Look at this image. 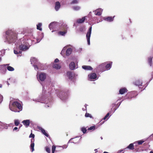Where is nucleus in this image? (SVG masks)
I'll list each match as a JSON object with an SVG mask.
<instances>
[{
	"mask_svg": "<svg viewBox=\"0 0 153 153\" xmlns=\"http://www.w3.org/2000/svg\"><path fill=\"white\" fill-rule=\"evenodd\" d=\"M6 41L9 44L15 43L17 39V33L15 31L12 30L6 31Z\"/></svg>",
	"mask_w": 153,
	"mask_h": 153,
	"instance_id": "obj_1",
	"label": "nucleus"
},
{
	"mask_svg": "<svg viewBox=\"0 0 153 153\" xmlns=\"http://www.w3.org/2000/svg\"><path fill=\"white\" fill-rule=\"evenodd\" d=\"M9 107V108L11 111L15 112L17 111V110L15 108L17 107L19 109H21L22 108L20 104L16 101L13 102L12 105L10 104Z\"/></svg>",
	"mask_w": 153,
	"mask_h": 153,
	"instance_id": "obj_2",
	"label": "nucleus"
},
{
	"mask_svg": "<svg viewBox=\"0 0 153 153\" xmlns=\"http://www.w3.org/2000/svg\"><path fill=\"white\" fill-rule=\"evenodd\" d=\"M92 27H90L88 30V31L86 33V37L87 40L88 44V45H90V38L91 34Z\"/></svg>",
	"mask_w": 153,
	"mask_h": 153,
	"instance_id": "obj_3",
	"label": "nucleus"
},
{
	"mask_svg": "<svg viewBox=\"0 0 153 153\" xmlns=\"http://www.w3.org/2000/svg\"><path fill=\"white\" fill-rule=\"evenodd\" d=\"M106 65V62L103 63L97 67V68L101 71H105V66Z\"/></svg>",
	"mask_w": 153,
	"mask_h": 153,
	"instance_id": "obj_4",
	"label": "nucleus"
},
{
	"mask_svg": "<svg viewBox=\"0 0 153 153\" xmlns=\"http://www.w3.org/2000/svg\"><path fill=\"white\" fill-rule=\"evenodd\" d=\"M64 27V30L63 31H59L58 33V34L59 35L64 36L65 34L67 33V25H64L63 26Z\"/></svg>",
	"mask_w": 153,
	"mask_h": 153,
	"instance_id": "obj_5",
	"label": "nucleus"
},
{
	"mask_svg": "<svg viewBox=\"0 0 153 153\" xmlns=\"http://www.w3.org/2000/svg\"><path fill=\"white\" fill-rule=\"evenodd\" d=\"M39 78L41 81H44L46 78V74L45 73H41L39 75Z\"/></svg>",
	"mask_w": 153,
	"mask_h": 153,
	"instance_id": "obj_6",
	"label": "nucleus"
},
{
	"mask_svg": "<svg viewBox=\"0 0 153 153\" xmlns=\"http://www.w3.org/2000/svg\"><path fill=\"white\" fill-rule=\"evenodd\" d=\"M67 76L68 77L69 79H72L74 76V73L73 72L68 71L67 73Z\"/></svg>",
	"mask_w": 153,
	"mask_h": 153,
	"instance_id": "obj_7",
	"label": "nucleus"
},
{
	"mask_svg": "<svg viewBox=\"0 0 153 153\" xmlns=\"http://www.w3.org/2000/svg\"><path fill=\"white\" fill-rule=\"evenodd\" d=\"M19 48L20 50L23 51H26L28 49V48L27 46L22 44L19 45Z\"/></svg>",
	"mask_w": 153,
	"mask_h": 153,
	"instance_id": "obj_8",
	"label": "nucleus"
},
{
	"mask_svg": "<svg viewBox=\"0 0 153 153\" xmlns=\"http://www.w3.org/2000/svg\"><path fill=\"white\" fill-rule=\"evenodd\" d=\"M88 76L91 80H92V79H95L97 77L95 73H91L88 75Z\"/></svg>",
	"mask_w": 153,
	"mask_h": 153,
	"instance_id": "obj_9",
	"label": "nucleus"
},
{
	"mask_svg": "<svg viewBox=\"0 0 153 153\" xmlns=\"http://www.w3.org/2000/svg\"><path fill=\"white\" fill-rule=\"evenodd\" d=\"M22 123L26 127H27L30 125V120H24L22 121Z\"/></svg>",
	"mask_w": 153,
	"mask_h": 153,
	"instance_id": "obj_10",
	"label": "nucleus"
},
{
	"mask_svg": "<svg viewBox=\"0 0 153 153\" xmlns=\"http://www.w3.org/2000/svg\"><path fill=\"white\" fill-rule=\"evenodd\" d=\"M127 90L125 88H122L119 90V94H123L126 92H127Z\"/></svg>",
	"mask_w": 153,
	"mask_h": 153,
	"instance_id": "obj_11",
	"label": "nucleus"
},
{
	"mask_svg": "<svg viewBox=\"0 0 153 153\" xmlns=\"http://www.w3.org/2000/svg\"><path fill=\"white\" fill-rule=\"evenodd\" d=\"M61 4L59 1H57L55 3V10H59Z\"/></svg>",
	"mask_w": 153,
	"mask_h": 153,
	"instance_id": "obj_12",
	"label": "nucleus"
},
{
	"mask_svg": "<svg viewBox=\"0 0 153 153\" xmlns=\"http://www.w3.org/2000/svg\"><path fill=\"white\" fill-rule=\"evenodd\" d=\"M34 139H31V143L30 144V148L31 149L32 152H33L34 150Z\"/></svg>",
	"mask_w": 153,
	"mask_h": 153,
	"instance_id": "obj_13",
	"label": "nucleus"
},
{
	"mask_svg": "<svg viewBox=\"0 0 153 153\" xmlns=\"http://www.w3.org/2000/svg\"><path fill=\"white\" fill-rule=\"evenodd\" d=\"M85 17V16H84L82 17L81 19H77L76 21L78 23H83L85 21L86 19Z\"/></svg>",
	"mask_w": 153,
	"mask_h": 153,
	"instance_id": "obj_14",
	"label": "nucleus"
},
{
	"mask_svg": "<svg viewBox=\"0 0 153 153\" xmlns=\"http://www.w3.org/2000/svg\"><path fill=\"white\" fill-rule=\"evenodd\" d=\"M112 64V62H109V63L107 64H106V65L105 66V70H109L111 68Z\"/></svg>",
	"mask_w": 153,
	"mask_h": 153,
	"instance_id": "obj_15",
	"label": "nucleus"
},
{
	"mask_svg": "<svg viewBox=\"0 0 153 153\" xmlns=\"http://www.w3.org/2000/svg\"><path fill=\"white\" fill-rule=\"evenodd\" d=\"M134 85H137L138 86H142V82L140 80H136L134 82Z\"/></svg>",
	"mask_w": 153,
	"mask_h": 153,
	"instance_id": "obj_16",
	"label": "nucleus"
},
{
	"mask_svg": "<svg viewBox=\"0 0 153 153\" xmlns=\"http://www.w3.org/2000/svg\"><path fill=\"white\" fill-rule=\"evenodd\" d=\"M69 68L71 70H73L75 68V63L74 62H71L69 64Z\"/></svg>",
	"mask_w": 153,
	"mask_h": 153,
	"instance_id": "obj_17",
	"label": "nucleus"
},
{
	"mask_svg": "<svg viewBox=\"0 0 153 153\" xmlns=\"http://www.w3.org/2000/svg\"><path fill=\"white\" fill-rule=\"evenodd\" d=\"M56 22H53L51 23L49 25V27L50 30H52L55 26Z\"/></svg>",
	"mask_w": 153,
	"mask_h": 153,
	"instance_id": "obj_18",
	"label": "nucleus"
},
{
	"mask_svg": "<svg viewBox=\"0 0 153 153\" xmlns=\"http://www.w3.org/2000/svg\"><path fill=\"white\" fill-rule=\"evenodd\" d=\"M114 17V16L113 17L111 16H108L105 18V20L107 21L111 22L113 21Z\"/></svg>",
	"mask_w": 153,
	"mask_h": 153,
	"instance_id": "obj_19",
	"label": "nucleus"
},
{
	"mask_svg": "<svg viewBox=\"0 0 153 153\" xmlns=\"http://www.w3.org/2000/svg\"><path fill=\"white\" fill-rule=\"evenodd\" d=\"M82 68L85 70H92V68L90 66L83 65Z\"/></svg>",
	"mask_w": 153,
	"mask_h": 153,
	"instance_id": "obj_20",
	"label": "nucleus"
},
{
	"mask_svg": "<svg viewBox=\"0 0 153 153\" xmlns=\"http://www.w3.org/2000/svg\"><path fill=\"white\" fill-rule=\"evenodd\" d=\"M9 64H6L2 65H0V70H6V66L9 65Z\"/></svg>",
	"mask_w": 153,
	"mask_h": 153,
	"instance_id": "obj_21",
	"label": "nucleus"
},
{
	"mask_svg": "<svg viewBox=\"0 0 153 153\" xmlns=\"http://www.w3.org/2000/svg\"><path fill=\"white\" fill-rule=\"evenodd\" d=\"M72 49L71 48H68L66 51V55L68 56L71 54L72 51Z\"/></svg>",
	"mask_w": 153,
	"mask_h": 153,
	"instance_id": "obj_22",
	"label": "nucleus"
},
{
	"mask_svg": "<svg viewBox=\"0 0 153 153\" xmlns=\"http://www.w3.org/2000/svg\"><path fill=\"white\" fill-rule=\"evenodd\" d=\"M127 148L131 149L133 150L134 149V146L133 143H131L127 147Z\"/></svg>",
	"mask_w": 153,
	"mask_h": 153,
	"instance_id": "obj_23",
	"label": "nucleus"
},
{
	"mask_svg": "<svg viewBox=\"0 0 153 153\" xmlns=\"http://www.w3.org/2000/svg\"><path fill=\"white\" fill-rule=\"evenodd\" d=\"M53 67L56 69H59L61 68V66L59 65L56 64H54Z\"/></svg>",
	"mask_w": 153,
	"mask_h": 153,
	"instance_id": "obj_24",
	"label": "nucleus"
},
{
	"mask_svg": "<svg viewBox=\"0 0 153 153\" xmlns=\"http://www.w3.org/2000/svg\"><path fill=\"white\" fill-rule=\"evenodd\" d=\"M7 70L9 71H13L14 70V69L12 67L9 65L7 66Z\"/></svg>",
	"mask_w": 153,
	"mask_h": 153,
	"instance_id": "obj_25",
	"label": "nucleus"
},
{
	"mask_svg": "<svg viewBox=\"0 0 153 153\" xmlns=\"http://www.w3.org/2000/svg\"><path fill=\"white\" fill-rule=\"evenodd\" d=\"M42 25V24L41 23H38V24L37 25V29L41 31L42 30V28L41 27Z\"/></svg>",
	"mask_w": 153,
	"mask_h": 153,
	"instance_id": "obj_26",
	"label": "nucleus"
},
{
	"mask_svg": "<svg viewBox=\"0 0 153 153\" xmlns=\"http://www.w3.org/2000/svg\"><path fill=\"white\" fill-rule=\"evenodd\" d=\"M14 52L15 54H17L19 53H22V52L20 50H19L18 49H16L14 50Z\"/></svg>",
	"mask_w": 153,
	"mask_h": 153,
	"instance_id": "obj_27",
	"label": "nucleus"
},
{
	"mask_svg": "<svg viewBox=\"0 0 153 153\" xmlns=\"http://www.w3.org/2000/svg\"><path fill=\"white\" fill-rule=\"evenodd\" d=\"M87 127H82L81 128V130L84 134L86 133L87 130V129H86Z\"/></svg>",
	"mask_w": 153,
	"mask_h": 153,
	"instance_id": "obj_28",
	"label": "nucleus"
},
{
	"mask_svg": "<svg viewBox=\"0 0 153 153\" xmlns=\"http://www.w3.org/2000/svg\"><path fill=\"white\" fill-rule=\"evenodd\" d=\"M95 129V126H91L90 128H88L87 129L88 130H94Z\"/></svg>",
	"mask_w": 153,
	"mask_h": 153,
	"instance_id": "obj_29",
	"label": "nucleus"
},
{
	"mask_svg": "<svg viewBox=\"0 0 153 153\" xmlns=\"http://www.w3.org/2000/svg\"><path fill=\"white\" fill-rule=\"evenodd\" d=\"M85 116L87 117H89L90 118H93L91 114L87 113H85Z\"/></svg>",
	"mask_w": 153,
	"mask_h": 153,
	"instance_id": "obj_30",
	"label": "nucleus"
},
{
	"mask_svg": "<svg viewBox=\"0 0 153 153\" xmlns=\"http://www.w3.org/2000/svg\"><path fill=\"white\" fill-rule=\"evenodd\" d=\"M14 124H15V125L16 126H18V125L19 124V120H14Z\"/></svg>",
	"mask_w": 153,
	"mask_h": 153,
	"instance_id": "obj_31",
	"label": "nucleus"
},
{
	"mask_svg": "<svg viewBox=\"0 0 153 153\" xmlns=\"http://www.w3.org/2000/svg\"><path fill=\"white\" fill-rule=\"evenodd\" d=\"M42 132L47 137H48L49 136L48 134L46 132L44 129L42 131Z\"/></svg>",
	"mask_w": 153,
	"mask_h": 153,
	"instance_id": "obj_32",
	"label": "nucleus"
},
{
	"mask_svg": "<svg viewBox=\"0 0 153 153\" xmlns=\"http://www.w3.org/2000/svg\"><path fill=\"white\" fill-rule=\"evenodd\" d=\"M109 113H108L103 118V120H105L106 119H108V117L109 115Z\"/></svg>",
	"mask_w": 153,
	"mask_h": 153,
	"instance_id": "obj_33",
	"label": "nucleus"
},
{
	"mask_svg": "<svg viewBox=\"0 0 153 153\" xmlns=\"http://www.w3.org/2000/svg\"><path fill=\"white\" fill-rule=\"evenodd\" d=\"M56 146H54L53 145L52 147V152L53 153H54V152L55 151V149H56Z\"/></svg>",
	"mask_w": 153,
	"mask_h": 153,
	"instance_id": "obj_34",
	"label": "nucleus"
},
{
	"mask_svg": "<svg viewBox=\"0 0 153 153\" xmlns=\"http://www.w3.org/2000/svg\"><path fill=\"white\" fill-rule=\"evenodd\" d=\"M144 142V141L143 140H140L137 141L138 145H141Z\"/></svg>",
	"mask_w": 153,
	"mask_h": 153,
	"instance_id": "obj_35",
	"label": "nucleus"
},
{
	"mask_svg": "<svg viewBox=\"0 0 153 153\" xmlns=\"http://www.w3.org/2000/svg\"><path fill=\"white\" fill-rule=\"evenodd\" d=\"M46 151L48 153H50V149L48 147H46L45 148Z\"/></svg>",
	"mask_w": 153,
	"mask_h": 153,
	"instance_id": "obj_36",
	"label": "nucleus"
},
{
	"mask_svg": "<svg viewBox=\"0 0 153 153\" xmlns=\"http://www.w3.org/2000/svg\"><path fill=\"white\" fill-rule=\"evenodd\" d=\"M73 8L74 10H79L80 9V7L78 6H76L74 7Z\"/></svg>",
	"mask_w": 153,
	"mask_h": 153,
	"instance_id": "obj_37",
	"label": "nucleus"
},
{
	"mask_svg": "<svg viewBox=\"0 0 153 153\" xmlns=\"http://www.w3.org/2000/svg\"><path fill=\"white\" fill-rule=\"evenodd\" d=\"M78 1L77 0H73L72 1L71 3L72 4H77Z\"/></svg>",
	"mask_w": 153,
	"mask_h": 153,
	"instance_id": "obj_38",
	"label": "nucleus"
},
{
	"mask_svg": "<svg viewBox=\"0 0 153 153\" xmlns=\"http://www.w3.org/2000/svg\"><path fill=\"white\" fill-rule=\"evenodd\" d=\"M35 137V135L33 134H32V133H31V134H30L29 137V138H33L32 139H34Z\"/></svg>",
	"mask_w": 153,
	"mask_h": 153,
	"instance_id": "obj_39",
	"label": "nucleus"
},
{
	"mask_svg": "<svg viewBox=\"0 0 153 153\" xmlns=\"http://www.w3.org/2000/svg\"><path fill=\"white\" fill-rule=\"evenodd\" d=\"M84 30V28L83 27H80L79 29V30L80 32H82Z\"/></svg>",
	"mask_w": 153,
	"mask_h": 153,
	"instance_id": "obj_40",
	"label": "nucleus"
},
{
	"mask_svg": "<svg viewBox=\"0 0 153 153\" xmlns=\"http://www.w3.org/2000/svg\"><path fill=\"white\" fill-rule=\"evenodd\" d=\"M133 92H131L130 93H128L127 94V95L128 96V97H129V98H130V97H131V98L132 97H129V96H130L132 95V94H133Z\"/></svg>",
	"mask_w": 153,
	"mask_h": 153,
	"instance_id": "obj_41",
	"label": "nucleus"
},
{
	"mask_svg": "<svg viewBox=\"0 0 153 153\" xmlns=\"http://www.w3.org/2000/svg\"><path fill=\"white\" fill-rule=\"evenodd\" d=\"M3 97L2 95L0 94V103H1L3 100Z\"/></svg>",
	"mask_w": 153,
	"mask_h": 153,
	"instance_id": "obj_42",
	"label": "nucleus"
},
{
	"mask_svg": "<svg viewBox=\"0 0 153 153\" xmlns=\"http://www.w3.org/2000/svg\"><path fill=\"white\" fill-rule=\"evenodd\" d=\"M148 62L149 63H151L152 62V58L151 57L149 58L148 59Z\"/></svg>",
	"mask_w": 153,
	"mask_h": 153,
	"instance_id": "obj_43",
	"label": "nucleus"
},
{
	"mask_svg": "<svg viewBox=\"0 0 153 153\" xmlns=\"http://www.w3.org/2000/svg\"><path fill=\"white\" fill-rule=\"evenodd\" d=\"M101 14V13L100 12H98L96 13V15L98 16H100Z\"/></svg>",
	"mask_w": 153,
	"mask_h": 153,
	"instance_id": "obj_44",
	"label": "nucleus"
},
{
	"mask_svg": "<svg viewBox=\"0 0 153 153\" xmlns=\"http://www.w3.org/2000/svg\"><path fill=\"white\" fill-rule=\"evenodd\" d=\"M38 128L41 131V132L44 129L40 127H38Z\"/></svg>",
	"mask_w": 153,
	"mask_h": 153,
	"instance_id": "obj_45",
	"label": "nucleus"
},
{
	"mask_svg": "<svg viewBox=\"0 0 153 153\" xmlns=\"http://www.w3.org/2000/svg\"><path fill=\"white\" fill-rule=\"evenodd\" d=\"M38 128L41 131V132L44 129L40 127H38Z\"/></svg>",
	"mask_w": 153,
	"mask_h": 153,
	"instance_id": "obj_46",
	"label": "nucleus"
},
{
	"mask_svg": "<svg viewBox=\"0 0 153 153\" xmlns=\"http://www.w3.org/2000/svg\"><path fill=\"white\" fill-rule=\"evenodd\" d=\"M59 60L58 59H56L54 60V62L55 63L58 62H59Z\"/></svg>",
	"mask_w": 153,
	"mask_h": 153,
	"instance_id": "obj_47",
	"label": "nucleus"
},
{
	"mask_svg": "<svg viewBox=\"0 0 153 153\" xmlns=\"http://www.w3.org/2000/svg\"><path fill=\"white\" fill-rule=\"evenodd\" d=\"M62 147L63 148L65 149L67 148V146L66 145H64Z\"/></svg>",
	"mask_w": 153,
	"mask_h": 153,
	"instance_id": "obj_48",
	"label": "nucleus"
},
{
	"mask_svg": "<svg viewBox=\"0 0 153 153\" xmlns=\"http://www.w3.org/2000/svg\"><path fill=\"white\" fill-rule=\"evenodd\" d=\"M115 105H116V104H114V103L112 104L111 105V106H112V108L113 107H114Z\"/></svg>",
	"mask_w": 153,
	"mask_h": 153,
	"instance_id": "obj_49",
	"label": "nucleus"
},
{
	"mask_svg": "<svg viewBox=\"0 0 153 153\" xmlns=\"http://www.w3.org/2000/svg\"><path fill=\"white\" fill-rule=\"evenodd\" d=\"M35 69H36V68L37 70L38 69H39L37 65L35 66Z\"/></svg>",
	"mask_w": 153,
	"mask_h": 153,
	"instance_id": "obj_50",
	"label": "nucleus"
},
{
	"mask_svg": "<svg viewBox=\"0 0 153 153\" xmlns=\"http://www.w3.org/2000/svg\"><path fill=\"white\" fill-rule=\"evenodd\" d=\"M17 129H18V128L17 127H15L13 129V130H17Z\"/></svg>",
	"mask_w": 153,
	"mask_h": 153,
	"instance_id": "obj_51",
	"label": "nucleus"
},
{
	"mask_svg": "<svg viewBox=\"0 0 153 153\" xmlns=\"http://www.w3.org/2000/svg\"><path fill=\"white\" fill-rule=\"evenodd\" d=\"M96 10H102V9L101 8H98V9H97Z\"/></svg>",
	"mask_w": 153,
	"mask_h": 153,
	"instance_id": "obj_52",
	"label": "nucleus"
},
{
	"mask_svg": "<svg viewBox=\"0 0 153 153\" xmlns=\"http://www.w3.org/2000/svg\"><path fill=\"white\" fill-rule=\"evenodd\" d=\"M2 87V85L1 84H0V88H1Z\"/></svg>",
	"mask_w": 153,
	"mask_h": 153,
	"instance_id": "obj_53",
	"label": "nucleus"
},
{
	"mask_svg": "<svg viewBox=\"0 0 153 153\" xmlns=\"http://www.w3.org/2000/svg\"><path fill=\"white\" fill-rule=\"evenodd\" d=\"M114 110V111H115L116 109V108H114L113 109Z\"/></svg>",
	"mask_w": 153,
	"mask_h": 153,
	"instance_id": "obj_54",
	"label": "nucleus"
},
{
	"mask_svg": "<svg viewBox=\"0 0 153 153\" xmlns=\"http://www.w3.org/2000/svg\"><path fill=\"white\" fill-rule=\"evenodd\" d=\"M150 153H153V151H150Z\"/></svg>",
	"mask_w": 153,
	"mask_h": 153,
	"instance_id": "obj_55",
	"label": "nucleus"
},
{
	"mask_svg": "<svg viewBox=\"0 0 153 153\" xmlns=\"http://www.w3.org/2000/svg\"><path fill=\"white\" fill-rule=\"evenodd\" d=\"M103 153H109L107 152H104Z\"/></svg>",
	"mask_w": 153,
	"mask_h": 153,
	"instance_id": "obj_56",
	"label": "nucleus"
},
{
	"mask_svg": "<svg viewBox=\"0 0 153 153\" xmlns=\"http://www.w3.org/2000/svg\"><path fill=\"white\" fill-rule=\"evenodd\" d=\"M1 57H0V62L1 61Z\"/></svg>",
	"mask_w": 153,
	"mask_h": 153,
	"instance_id": "obj_57",
	"label": "nucleus"
},
{
	"mask_svg": "<svg viewBox=\"0 0 153 153\" xmlns=\"http://www.w3.org/2000/svg\"><path fill=\"white\" fill-rule=\"evenodd\" d=\"M20 125V126H21V127L22 126V125L21 124L20 125Z\"/></svg>",
	"mask_w": 153,
	"mask_h": 153,
	"instance_id": "obj_58",
	"label": "nucleus"
}]
</instances>
